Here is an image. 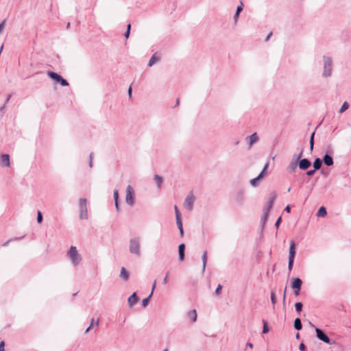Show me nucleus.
<instances>
[{
  "mask_svg": "<svg viewBox=\"0 0 351 351\" xmlns=\"http://www.w3.org/2000/svg\"><path fill=\"white\" fill-rule=\"evenodd\" d=\"M129 251L136 257L141 256V239L139 237H134L130 240Z\"/></svg>",
  "mask_w": 351,
  "mask_h": 351,
  "instance_id": "f257e3e1",
  "label": "nucleus"
},
{
  "mask_svg": "<svg viewBox=\"0 0 351 351\" xmlns=\"http://www.w3.org/2000/svg\"><path fill=\"white\" fill-rule=\"evenodd\" d=\"M67 255L74 266H77L82 261V257L75 246L70 247Z\"/></svg>",
  "mask_w": 351,
  "mask_h": 351,
  "instance_id": "f03ea898",
  "label": "nucleus"
},
{
  "mask_svg": "<svg viewBox=\"0 0 351 351\" xmlns=\"http://www.w3.org/2000/svg\"><path fill=\"white\" fill-rule=\"evenodd\" d=\"M323 60H324V71L322 73V76L324 77H330V76H331L332 71V58L328 56H324Z\"/></svg>",
  "mask_w": 351,
  "mask_h": 351,
  "instance_id": "7ed1b4c3",
  "label": "nucleus"
},
{
  "mask_svg": "<svg viewBox=\"0 0 351 351\" xmlns=\"http://www.w3.org/2000/svg\"><path fill=\"white\" fill-rule=\"evenodd\" d=\"M80 206V219H88V209H87V200L86 198H80L79 199Z\"/></svg>",
  "mask_w": 351,
  "mask_h": 351,
  "instance_id": "20e7f679",
  "label": "nucleus"
},
{
  "mask_svg": "<svg viewBox=\"0 0 351 351\" xmlns=\"http://www.w3.org/2000/svg\"><path fill=\"white\" fill-rule=\"evenodd\" d=\"M47 76L56 83H59L62 86H69V82L66 80L64 79L60 74L53 71H48Z\"/></svg>",
  "mask_w": 351,
  "mask_h": 351,
  "instance_id": "39448f33",
  "label": "nucleus"
},
{
  "mask_svg": "<svg viewBox=\"0 0 351 351\" xmlns=\"http://www.w3.org/2000/svg\"><path fill=\"white\" fill-rule=\"evenodd\" d=\"M125 202L130 206H133L134 205V192L131 185H128L126 188Z\"/></svg>",
  "mask_w": 351,
  "mask_h": 351,
  "instance_id": "423d86ee",
  "label": "nucleus"
},
{
  "mask_svg": "<svg viewBox=\"0 0 351 351\" xmlns=\"http://www.w3.org/2000/svg\"><path fill=\"white\" fill-rule=\"evenodd\" d=\"M269 167V162H267L258 176L250 181V184L256 187L258 186L259 181L267 174V170Z\"/></svg>",
  "mask_w": 351,
  "mask_h": 351,
  "instance_id": "0eeeda50",
  "label": "nucleus"
},
{
  "mask_svg": "<svg viewBox=\"0 0 351 351\" xmlns=\"http://www.w3.org/2000/svg\"><path fill=\"white\" fill-rule=\"evenodd\" d=\"M315 330L316 332V336L318 339L327 344H332L330 339L322 329L315 328Z\"/></svg>",
  "mask_w": 351,
  "mask_h": 351,
  "instance_id": "6e6552de",
  "label": "nucleus"
},
{
  "mask_svg": "<svg viewBox=\"0 0 351 351\" xmlns=\"http://www.w3.org/2000/svg\"><path fill=\"white\" fill-rule=\"evenodd\" d=\"M195 201V197L192 192H191L185 198L184 202V207L189 210H191L193 208V204Z\"/></svg>",
  "mask_w": 351,
  "mask_h": 351,
  "instance_id": "1a4fd4ad",
  "label": "nucleus"
},
{
  "mask_svg": "<svg viewBox=\"0 0 351 351\" xmlns=\"http://www.w3.org/2000/svg\"><path fill=\"white\" fill-rule=\"evenodd\" d=\"M311 166V162L307 158H302L298 162V167L301 170H307Z\"/></svg>",
  "mask_w": 351,
  "mask_h": 351,
  "instance_id": "9d476101",
  "label": "nucleus"
},
{
  "mask_svg": "<svg viewBox=\"0 0 351 351\" xmlns=\"http://www.w3.org/2000/svg\"><path fill=\"white\" fill-rule=\"evenodd\" d=\"M302 285V280L300 278H293L291 284V287L293 289H299V290H301Z\"/></svg>",
  "mask_w": 351,
  "mask_h": 351,
  "instance_id": "9b49d317",
  "label": "nucleus"
},
{
  "mask_svg": "<svg viewBox=\"0 0 351 351\" xmlns=\"http://www.w3.org/2000/svg\"><path fill=\"white\" fill-rule=\"evenodd\" d=\"M0 162L3 167H10V156L7 154H2L0 158Z\"/></svg>",
  "mask_w": 351,
  "mask_h": 351,
  "instance_id": "f8f14e48",
  "label": "nucleus"
},
{
  "mask_svg": "<svg viewBox=\"0 0 351 351\" xmlns=\"http://www.w3.org/2000/svg\"><path fill=\"white\" fill-rule=\"evenodd\" d=\"M295 243L294 241H291L289 250V258L295 259Z\"/></svg>",
  "mask_w": 351,
  "mask_h": 351,
  "instance_id": "ddd939ff",
  "label": "nucleus"
},
{
  "mask_svg": "<svg viewBox=\"0 0 351 351\" xmlns=\"http://www.w3.org/2000/svg\"><path fill=\"white\" fill-rule=\"evenodd\" d=\"M322 162L326 166H332L334 164L332 157L328 153L325 154L323 156Z\"/></svg>",
  "mask_w": 351,
  "mask_h": 351,
  "instance_id": "4468645a",
  "label": "nucleus"
},
{
  "mask_svg": "<svg viewBox=\"0 0 351 351\" xmlns=\"http://www.w3.org/2000/svg\"><path fill=\"white\" fill-rule=\"evenodd\" d=\"M185 248L184 243H181L178 246V256L180 261H182L185 258Z\"/></svg>",
  "mask_w": 351,
  "mask_h": 351,
  "instance_id": "2eb2a0df",
  "label": "nucleus"
},
{
  "mask_svg": "<svg viewBox=\"0 0 351 351\" xmlns=\"http://www.w3.org/2000/svg\"><path fill=\"white\" fill-rule=\"evenodd\" d=\"M139 298L136 293H133L128 299V304L130 306H133L138 301Z\"/></svg>",
  "mask_w": 351,
  "mask_h": 351,
  "instance_id": "dca6fc26",
  "label": "nucleus"
},
{
  "mask_svg": "<svg viewBox=\"0 0 351 351\" xmlns=\"http://www.w3.org/2000/svg\"><path fill=\"white\" fill-rule=\"evenodd\" d=\"M298 166V162H297L296 161L291 160L290 164L287 167V171L290 173H295Z\"/></svg>",
  "mask_w": 351,
  "mask_h": 351,
  "instance_id": "f3484780",
  "label": "nucleus"
},
{
  "mask_svg": "<svg viewBox=\"0 0 351 351\" xmlns=\"http://www.w3.org/2000/svg\"><path fill=\"white\" fill-rule=\"evenodd\" d=\"M243 4L242 1H240V5L237 7L236 12L234 15V21L236 23L238 21L240 13L243 11Z\"/></svg>",
  "mask_w": 351,
  "mask_h": 351,
  "instance_id": "a211bd4d",
  "label": "nucleus"
},
{
  "mask_svg": "<svg viewBox=\"0 0 351 351\" xmlns=\"http://www.w3.org/2000/svg\"><path fill=\"white\" fill-rule=\"evenodd\" d=\"M247 138L249 139V145L250 147L258 141V136L256 132L247 136Z\"/></svg>",
  "mask_w": 351,
  "mask_h": 351,
  "instance_id": "6ab92c4d",
  "label": "nucleus"
},
{
  "mask_svg": "<svg viewBox=\"0 0 351 351\" xmlns=\"http://www.w3.org/2000/svg\"><path fill=\"white\" fill-rule=\"evenodd\" d=\"M119 276L121 278H122L125 281L128 280L130 274H129V272L127 271V269L124 267H121Z\"/></svg>",
  "mask_w": 351,
  "mask_h": 351,
  "instance_id": "aec40b11",
  "label": "nucleus"
},
{
  "mask_svg": "<svg viewBox=\"0 0 351 351\" xmlns=\"http://www.w3.org/2000/svg\"><path fill=\"white\" fill-rule=\"evenodd\" d=\"M113 197L114 199L115 208L117 212L120 211L119 203V191L115 189L113 193Z\"/></svg>",
  "mask_w": 351,
  "mask_h": 351,
  "instance_id": "412c9836",
  "label": "nucleus"
},
{
  "mask_svg": "<svg viewBox=\"0 0 351 351\" xmlns=\"http://www.w3.org/2000/svg\"><path fill=\"white\" fill-rule=\"evenodd\" d=\"M154 180H155V182L156 183L157 189L160 190L161 189L162 184L164 180L162 176L156 174L154 176Z\"/></svg>",
  "mask_w": 351,
  "mask_h": 351,
  "instance_id": "4be33fe9",
  "label": "nucleus"
},
{
  "mask_svg": "<svg viewBox=\"0 0 351 351\" xmlns=\"http://www.w3.org/2000/svg\"><path fill=\"white\" fill-rule=\"evenodd\" d=\"M276 198V196L274 195L272 197H270L269 201L267 202V205L265 208H264V211L269 213L271 207L273 206L274 199Z\"/></svg>",
  "mask_w": 351,
  "mask_h": 351,
  "instance_id": "5701e85b",
  "label": "nucleus"
},
{
  "mask_svg": "<svg viewBox=\"0 0 351 351\" xmlns=\"http://www.w3.org/2000/svg\"><path fill=\"white\" fill-rule=\"evenodd\" d=\"M322 163V160L319 158H315L313 164V169L316 171L319 170L321 168Z\"/></svg>",
  "mask_w": 351,
  "mask_h": 351,
  "instance_id": "b1692460",
  "label": "nucleus"
},
{
  "mask_svg": "<svg viewBox=\"0 0 351 351\" xmlns=\"http://www.w3.org/2000/svg\"><path fill=\"white\" fill-rule=\"evenodd\" d=\"M188 317L191 319L192 322H195L197 320V312L196 310H191L187 313Z\"/></svg>",
  "mask_w": 351,
  "mask_h": 351,
  "instance_id": "393cba45",
  "label": "nucleus"
},
{
  "mask_svg": "<svg viewBox=\"0 0 351 351\" xmlns=\"http://www.w3.org/2000/svg\"><path fill=\"white\" fill-rule=\"evenodd\" d=\"M160 60V57L156 56V53H154L149 60L147 64L148 66H152L154 64L158 62Z\"/></svg>",
  "mask_w": 351,
  "mask_h": 351,
  "instance_id": "a878e982",
  "label": "nucleus"
},
{
  "mask_svg": "<svg viewBox=\"0 0 351 351\" xmlns=\"http://www.w3.org/2000/svg\"><path fill=\"white\" fill-rule=\"evenodd\" d=\"M327 215L326 209L324 206H321L317 213V216L319 217H324Z\"/></svg>",
  "mask_w": 351,
  "mask_h": 351,
  "instance_id": "bb28decb",
  "label": "nucleus"
},
{
  "mask_svg": "<svg viewBox=\"0 0 351 351\" xmlns=\"http://www.w3.org/2000/svg\"><path fill=\"white\" fill-rule=\"evenodd\" d=\"M293 326L297 330H300L302 328V322L299 317L295 319Z\"/></svg>",
  "mask_w": 351,
  "mask_h": 351,
  "instance_id": "cd10ccee",
  "label": "nucleus"
},
{
  "mask_svg": "<svg viewBox=\"0 0 351 351\" xmlns=\"http://www.w3.org/2000/svg\"><path fill=\"white\" fill-rule=\"evenodd\" d=\"M244 199V192L240 191L237 195V201L242 204Z\"/></svg>",
  "mask_w": 351,
  "mask_h": 351,
  "instance_id": "c85d7f7f",
  "label": "nucleus"
},
{
  "mask_svg": "<svg viewBox=\"0 0 351 351\" xmlns=\"http://www.w3.org/2000/svg\"><path fill=\"white\" fill-rule=\"evenodd\" d=\"M303 154V150L302 149L301 152L298 154H293L292 160L296 161L297 162H299V161L302 159V156Z\"/></svg>",
  "mask_w": 351,
  "mask_h": 351,
  "instance_id": "c756f323",
  "label": "nucleus"
},
{
  "mask_svg": "<svg viewBox=\"0 0 351 351\" xmlns=\"http://www.w3.org/2000/svg\"><path fill=\"white\" fill-rule=\"evenodd\" d=\"M302 307H303V304L302 302H296L295 304V311L298 313H300L302 312Z\"/></svg>",
  "mask_w": 351,
  "mask_h": 351,
  "instance_id": "7c9ffc66",
  "label": "nucleus"
},
{
  "mask_svg": "<svg viewBox=\"0 0 351 351\" xmlns=\"http://www.w3.org/2000/svg\"><path fill=\"white\" fill-rule=\"evenodd\" d=\"M349 108V104L347 101L343 102L341 107L340 108L339 110V113H343L346 110H348Z\"/></svg>",
  "mask_w": 351,
  "mask_h": 351,
  "instance_id": "2f4dec72",
  "label": "nucleus"
},
{
  "mask_svg": "<svg viewBox=\"0 0 351 351\" xmlns=\"http://www.w3.org/2000/svg\"><path fill=\"white\" fill-rule=\"evenodd\" d=\"M152 296V292H151V293L149 294V296H147V298H144L143 300V301H142V306L143 307H146L147 306V304H148V303H149Z\"/></svg>",
  "mask_w": 351,
  "mask_h": 351,
  "instance_id": "473e14b6",
  "label": "nucleus"
},
{
  "mask_svg": "<svg viewBox=\"0 0 351 351\" xmlns=\"http://www.w3.org/2000/svg\"><path fill=\"white\" fill-rule=\"evenodd\" d=\"M202 259V263H203V267H202L203 271H204L205 268H206V261H207V252L206 251H205L203 253Z\"/></svg>",
  "mask_w": 351,
  "mask_h": 351,
  "instance_id": "72a5a7b5",
  "label": "nucleus"
},
{
  "mask_svg": "<svg viewBox=\"0 0 351 351\" xmlns=\"http://www.w3.org/2000/svg\"><path fill=\"white\" fill-rule=\"evenodd\" d=\"M315 132H313L310 136V149L313 151L314 146V137H315Z\"/></svg>",
  "mask_w": 351,
  "mask_h": 351,
  "instance_id": "f704fd0d",
  "label": "nucleus"
},
{
  "mask_svg": "<svg viewBox=\"0 0 351 351\" xmlns=\"http://www.w3.org/2000/svg\"><path fill=\"white\" fill-rule=\"evenodd\" d=\"M176 219V224H177V226L178 228V229H182L183 228V226H182V219H181V217H178Z\"/></svg>",
  "mask_w": 351,
  "mask_h": 351,
  "instance_id": "c9c22d12",
  "label": "nucleus"
},
{
  "mask_svg": "<svg viewBox=\"0 0 351 351\" xmlns=\"http://www.w3.org/2000/svg\"><path fill=\"white\" fill-rule=\"evenodd\" d=\"M130 29H131V24L129 23L128 25H127V29H126V32H125L124 34V36L126 39H128L130 36Z\"/></svg>",
  "mask_w": 351,
  "mask_h": 351,
  "instance_id": "e433bc0d",
  "label": "nucleus"
},
{
  "mask_svg": "<svg viewBox=\"0 0 351 351\" xmlns=\"http://www.w3.org/2000/svg\"><path fill=\"white\" fill-rule=\"evenodd\" d=\"M293 264H294V259L289 258L288 269L289 271H291L293 269Z\"/></svg>",
  "mask_w": 351,
  "mask_h": 351,
  "instance_id": "4c0bfd02",
  "label": "nucleus"
},
{
  "mask_svg": "<svg viewBox=\"0 0 351 351\" xmlns=\"http://www.w3.org/2000/svg\"><path fill=\"white\" fill-rule=\"evenodd\" d=\"M43 218L42 213L40 210H38L37 213V222L38 223H41L43 221Z\"/></svg>",
  "mask_w": 351,
  "mask_h": 351,
  "instance_id": "58836bf2",
  "label": "nucleus"
},
{
  "mask_svg": "<svg viewBox=\"0 0 351 351\" xmlns=\"http://www.w3.org/2000/svg\"><path fill=\"white\" fill-rule=\"evenodd\" d=\"M271 301L272 304L274 306L277 302L275 293L274 291L271 292Z\"/></svg>",
  "mask_w": 351,
  "mask_h": 351,
  "instance_id": "ea45409f",
  "label": "nucleus"
},
{
  "mask_svg": "<svg viewBox=\"0 0 351 351\" xmlns=\"http://www.w3.org/2000/svg\"><path fill=\"white\" fill-rule=\"evenodd\" d=\"M269 332V327L267 323L264 322L263 327V333L266 334Z\"/></svg>",
  "mask_w": 351,
  "mask_h": 351,
  "instance_id": "a19ab883",
  "label": "nucleus"
},
{
  "mask_svg": "<svg viewBox=\"0 0 351 351\" xmlns=\"http://www.w3.org/2000/svg\"><path fill=\"white\" fill-rule=\"evenodd\" d=\"M223 288V286L220 284L218 285L217 287L215 289V293L216 295H219L221 293V291Z\"/></svg>",
  "mask_w": 351,
  "mask_h": 351,
  "instance_id": "79ce46f5",
  "label": "nucleus"
},
{
  "mask_svg": "<svg viewBox=\"0 0 351 351\" xmlns=\"http://www.w3.org/2000/svg\"><path fill=\"white\" fill-rule=\"evenodd\" d=\"M268 213L264 211V214L261 217V221L265 223L267 219Z\"/></svg>",
  "mask_w": 351,
  "mask_h": 351,
  "instance_id": "37998d69",
  "label": "nucleus"
},
{
  "mask_svg": "<svg viewBox=\"0 0 351 351\" xmlns=\"http://www.w3.org/2000/svg\"><path fill=\"white\" fill-rule=\"evenodd\" d=\"M281 222H282V217H281V216H280V217L277 219V220H276V223H275V227H276L277 229L279 228L280 224V223H281Z\"/></svg>",
  "mask_w": 351,
  "mask_h": 351,
  "instance_id": "c03bdc74",
  "label": "nucleus"
},
{
  "mask_svg": "<svg viewBox=\"0 0 351 351\" xmlns=\"http://www.w3.org/2000/svg\"><path fill=\"white\" fill-rule=\"evenodd\" d=\"M174 210L176 213V219H177L178 217H181V214L178 208V206L176 205L174 206Z\"/></svg>",
  "mask_w": 351,
  "mask_h": 351,
  "instance_id": "a18cd8bd",
  "label": "nucleus"
},
{
  "mask_svg": "<svg viewBox=\"0 0 351 351\" xmlns=\"http://www.w3.org/2000/svg\"><path fill=\"white\" fill-rule=\"evenodd\" d=\"M316 171V170H315L314 169H311V170H308L306 171V174L308 176H312L314 175L315 172Z\"/></svg>",
  "mask_w": 351,
  "mask_h": 351,
  "instance_id": "49530a36",
  "label": "nucleus"
},
{
  "mask_svg": "<svg viewBox=\"0 0 351 351\" xmlns=\"http://www.w3.org/2000/svg\"><path fill=\"white\" fill-rule=\"evenodd\" d=\"M169 271H167V274H166V276L164 278L163 280H162V283L164 285L167 284L168 282V276H169Z\"/></svg>",
  "mask_w": 351,
  "mask_h": 351,
  "instance_id": "de8ad7c7",
  "label": "nucleus"
},
{
  "mask_svg": "<svg viewBox=\"0 0 351 351\" xmlns=\"http://www.w3.org/2000/svg\"><path fill=\"white\" fill-rule=\"evenodd\" d=\"M299 350L300 351H305L306 350V346L303 343H301L299 346Z\"/></svg>",
  "mask_w": 351,
  "mask_h": 351,
  "instance_id": "09e8293b",
  "label": "nucleus"
},
{
  "mask_svg": "<svg viewBox=\"0 0 351 351\" xmlns=\"http://www.w3.org/2000/svg\"><path fill=\"white\" fill-rule=\"evenodd\" d=\"M4 347H5V343L3 341H1L0 342V351H5Z\"/></svg>",
  "mask_w": 351,
  "mask_h": 351,
  "instance_id": "8fccbe9b",
  "label": "nucleus"
},
{
  "mask_svg": "<svg viewBox=\"0 0 351 351\" xmlns=\"http://www.w3.org/2000/svg\"><path fill=\"white\" fill-rule=\"evenodd\" d=\"M5 21H3L1 23H0V33L2 32V29L4 28V26H5Z\"/></svg>",
  "mask_w": 351,
  "mask_h": 351,
  "instance_id": "3c124183",
  "label": "nucleus"
},
{
  "mask_svg": "<svg viewBox=\"0 0 351 351\" xmlns=\"http://www.w3.org/2000/svg\"><path fill=\"white\" fill-rule=\"evenodd\" d=\"M300 291L301 290H299V289H293V294L295 295V296H298L299 295L300 293Z\"/></svg>",
  "mask_w": 351,
  "mask_h": 351,
  "instance_id": "603ef678",
  "label": "nucleus"
},
{
  "mask_svg": "<svg viewBox=\"0 0 351 351\" xmlns=\"http://www.w3.org/2000/svg\"><path fill=\"white\" fill-rule=\"evenodd\" d=\"M5 106H6V105L3 104V106H2L0 108V112L2 114V115L5 113Z\"/></svg>",
  "mask_w": 351,
  "mask_h": 351,
  "instance_id": "864d4df0",
  "label": "nucleus"
},
{
  "mask_svg": "<svg viewBox=\"0 0 351 351\" xmlns=\"http://www.w3.org/2000/svg\"><path fill=\"white\" fill-rule=\"evenodd\" d=\"M284 210H285L286 213H289L291 212V206H290V205H287V206L285 208Z\"/></svg>",
  "mask_w": 351,
  "mask_h": 351,
  "instance_id": "5fc2aeb1",
  "label": "nucleus"
},
{
  "mask_svg": "<svg viewBox=\"0 0 351 351\" xmlns=\"http://www.w3.org/2000/svg\"><path fill=\"white\" fill-rule=\"evenodd\" d=\"M11 97H12V95L11 94L8 95V96L6 97V99L5 101V104H4L5 105H6L9 102V101H10Z\"/></svg>",
  "mask_w": 351,
  "mask_h": 351,
  "instance_id": "6e6d98bb",
  "label": "nucleus"
},
{
  "mask_svg": "<svg viewBox=\"0 0 351 351\" xmlns=\"http://www.w3.org/2000/svg\"><path fill=\"white\" fill-rule=\"evenodd\" d=\"M132 87L130 86L129 88H128V96H129V98L130 99H132Z\"/></svg>",
  "mask_w": 351,
  "mask_h": 351,
  "instance_id": "4d7b16f0",
  "label": "nucleus"
},
{
  "mask_svg": "<svg viewBox=\"0 0 351 351\" xmlns=\"http://www.w3.org/2000/svg\"><path fill=\"white\" fill-rule=\"evenodd\" d=\"M286 290H287V287H285V292H284V294H283V305H284V306H285Z\"/></svg>",
  "mask_w": 351,
  "mask_h": 351,
  "instance_id": "13d9d810",
  "label": "nucleus"
},
{
  "mask_svg": "<svg viewBox=\"0 0 351 351\" xmlns=\"http://www.w3.org/2000/svg\"><path fill=\"white\" fill-rule=\"evenodd\" d=\"M11 241H14V240H13V239H10V240H8V241H5V242L2 245H3V247H6V246L9 244V243H10Z\"/></svg>",
  "mask_w": 351,
  "mask_h": 351,
  "instance_id": "bf43d9fd",
  "label": "nucleus"
},
{
  "mask_svg": "<svg viewBox=\"0 0 351 351\" xmlns=\"http://www.w3.org/2000/svg\"><path fill=\"white\" fill-rule=\"evenodd\" d=\"M271 35H272V32H270V33H269V34L266 36V38H265V41H268V40H269V39L270 38V37L271 36Z\"/></svg>",
  "mask_w": 351,
  "mask_h": 351,
  "instance_id": "052dcab7",
  "label": "nucleus"
},
{
  "mask_svg": "<svg viewBox=\"0 0 351 351\" xmlns=\"http://www.w3.org/2000/svg\"><path fill=\"white\" fill-rule=\"evenodd\" d=\"M156 280H154V282L153 283V285H152V293L154 292V290L156 288Z\"/></svg>",
  "mask_w": 351,
  "mask_h": 351,
  "instance_id": "680f3d73",
  "label": "nucleus"
},
{
  "mask_svg": "<svg viewBox=\"0 0 351 351\" xmlns=\"http://www.w3.org/2000/svg\"><path fill=\"white\" fill-rule=\"evenodd\" d=\"M246 346H247V347H249L250 348H251V349L253 348V343H251V342H248V343H247Z\"/></svg>",
  "mask_w": 351,
  "mask_h": 351,
  "instance_id": "e2e57ef3",
  "label": "nucleus"
},
{
  "mask_svg": "<svg viewBox=\"0 0 351 351\" xmlns=\"http://www.w3.org/2000/svg\"><path fill=\"white\" fill-rule=\"evenodd\" d=\"M179 231H180V237H182L184 236V229L183 228L182 229H180Z\"/></svg>",
  "mask_w": 351,
  "mask_h": 351,
  "instance_id": "0e129e2a",
  "label": "nucleus"
},
{
  "mask_svg": "<svg viewBox=\"0 0 351 351\" xmlns=\"http://www.w3.org/2000/svg\"><path fill=\"white\" fill-rule=\"evenodd\" d=\"M94 324H95V319H94V318H92V319H91V321H90V326H91V327H93Z\"/></svg>",
  "mask_w": 351,
  "mask_h": 351,
  "instance_id": "69168bd1",
  "label": "nucleus"
},
{
  "mask_svg": "<svg viewBox=\"0 0 351 351\" xmlns=\"http://www.w3.org/2000/svg\"><path fill=\"white\" fill-rule=\"evenodd\" d=\"M93 153L91 152L89 155V160H91L93 161Z\"/></svg>",
  "mask_w": 351,
  "mask_h": 351,
  "instance_id": "338daca9",
  "label": "nucleus"
},
{
  "mask_svg": "<svg viewBox=\"0 0 351 351\" xmlns=\"http://www.w3.org/2000/svg\"><path fill=\"white\" fill-rule=\"evenodd\" d=\"M91 328H92V327H91V326H89L86 328V330H85V333L88 332L90 331V330L91 329Z\"/></svg>",
  "mask_w": 351,
  "mask_h": 351,
  "instance_id": "774afa93",
  "label": "nucleus"
}]
</instances>
